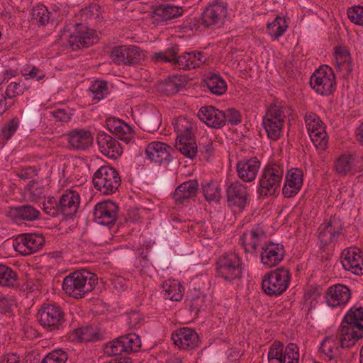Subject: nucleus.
Returning a JSON list of instances; mask_svg holds the SVG:
<instances>
[{"instance_id":"nucleus-1","label":"nucleus","mask_w":363,"mask_h":363,"mask_svg":"<svg viewBox=\"0 0 363 363\" xmlns=\"http://www.w3.org/2000/svg\"><path fill=\"white\" fill-rule=\"evenodd\" d=\"M179 52V46L174 44L163 52H155L153 58L156 62H170L174 67L184 70L199 67L208 60L207 55L201 51L184 52L178 55Z\"/></svg>"},{"instance_id":"nucleus-2","label":"nucleus","mask_w":363,"mask_h":363,"mask_svg":"<svg viewBox=\"0 0 363 363\" xmlns=\"http://www.w3.org/2000/svg\"><path fill=\"white\" fill-rule=\"evenodd\" d=\"M97 280L95 274L86 269L75 271L65 277L62 289L69 296L77 299L82 298L94 289Z\"/></svg>"},{"instance_id":"nucleus-3","label":"nucleus","mask_w":363,"mask_h":363,"mask_svg":"<svg viewBox=\"0 0 363 363\" xmlns=\"http://www.w3.org/2000/svg\"><path fill=\"white\" fill-rule=\"evenodd\" d=\"M36 318L38 323L48 332L62 330L65 326V311L60 306L55 304H43L37 313Z\"/></svg>"},{"instance_id":"nucleus-4","label":"nucleus","mask_w":363,"mask_h":363,"mask_svg":"<svg viewBox=\"0 0 363 363\" xmlns=\"http://www.w3.org/2000/svg\"><path fill=\"white\" fill-rule=\"evenodd\" d=\"M95 189L105 195L111 194L118 189L121 179L116 169L111 166L99 167L92 177Z\"/></svg>"},{"instance_id":"nucleus-5","label":"nucleus","mask_w":363,"mask_h":363,"mask_svg":"<svg viewBox=\"0 0 363 363\" xmlns=\"http://www.w3.org/2000/svg\"><path fill=\"white\" fill-rule=\"evenodd\" d=\"M284 174V165L277 163L268 164L259 181L257 193L260 196L274 195L280 186Z\"/></svg>"},{"instance_id":"nucleus-6","label":"nucleus","mask_w":363,"mask_h":363,"mask_svg":"<svg viewBox=\"0 0 363 363\" xmlns=\"http://www.w3.org/2000/svg\"><path fill=\"white\" fill-rule=\"evenodd\" d=\"M290 280L289 271L284 267H279L264 275L262 287L268 296H277L288 289Z\"/></svg>"},{"instance_id":"nucleus-7","label":"nucleus","mask_w":363,"mask_h":363,"mask_svg":"<svg viewBox=\"0 0 363 363\" xmlns=\"http://www.w3.org/2000/svg\"><path fill=\"white\" fill-rule=\"evenodd\" d=\"M311 88L318 94L328 96L336 89L335 76L333 70L328 65L316 69L310 79Z\"/></svg>"},{"instance_id":"nucleus-8","label":"nucleus","mask_w":363,"mask_h":363,"mask_svg":"<svg viewBox=\"0 0 363 363\" xmlns=\"http://www.w3.org/2000/svg\"><path fill=\"white\" fill-rule=\"evenodd\" d=\"M216 265L217 276L226 281H232L242 277L241 260L235 253L221 255L217 259Z\"/></svg>"},{"instance_id":"nucleus-9","label":"nucleus","mask_w":363,"mask_h":363,"mask_svg":"<svg viewBox=\"0 0 363 363\" xmlns=\"http://www.w3.org/2000/svg\"><path fill=\"white\" fill-rule=\"evenodd\" d=\"M110 58L116 65L130 66L139 64L143 59V54L136 45H119L112 48Z\"/></svg>"},{"instance_id":"nucleus-10","label":"nucleus","mask_w":363,"mask_h":363,"mask_svg":"<svg viewBox=\"0 0 363 363\" xmlns=\"http://www.w3.org/2000/svg\"><path fill=\"white\" fill-rule=\"evenodd\" d=\"M305 122L313 145L317 149L325 150L328 147V137L320 117L314 113H309L305 116Z\"/></svg>"},{"instance_id":"nucleus-11","label":"nucleus","mask_w":363,"mask_h":363,"mask_svg":"<svg viewBox=\"0 0 363 363\" xmlns=\"http://www.w3.org/2000/svg\"><path fill=\"white\" fill-rule=\"evenodd\" d=\"M347 332L340 331L339 335H330L322 341L320 350L329 359L337 358L340 354V348L351 347L356 341L352 339Z\"/></svg>"},{"instance_id":"nucleus-12","label":"nucleus","mask_w":363,"mask_h":363,"mask_svg":"<svg viewBox=\"0 0 363 363\" xmlns=\"http://www.w3.org/2000/svg\"><path fill=\"white\" fill-rule=\"evenodd\" d=\"M97 40L98 37L94 30L89 28L85 23H77L74 31L69 35L65 46L72 50H77L82 48L89 47Z\"/></svg>"},{"instance_id":"nucleus-13","label":"nucleus","mask_w":363,"mask_h":363,"mask_svg":"<svg viewBox=\"0 0 363 363\" xmlns=\"http://www.w3.org/2000/svg\"><path fill=\"white\" fill-rule=\"evenodd\" d=\"M341 331L347 332L356 342L363 337L362 307H352L350 309L342 322Z\"/></svg>"},{"instance_id":"nucleus-14","label":"nucleus","mask_w":363,"mask_h":363,"mask_svg":"<svg viewBox=\"0 0 363 363\" xmlns=\"http://www.w3.org/2000/svg\"><path fill=\"white\" fill-rule=\"evenodd\" d=\"M118 209L117 203L111 200L99 202L93 211V220L99 225H113L118 219Z\"/></svg>"},{"instance_id":"nucleus-15","label":"nucleus","mask_w":363,"mask_h":363,"mask_svg":"<svg viewBox=\"0 0 363 363\" xmlns=\"http://www.w3.org/2000/svg\"><path fill=\"white\" fill-rule=\"evenodd\" d=\"M45 243L41 235L24 233L19 235L13 242V247L18 252L23 255H31L39 250Z\"/></svg>"},{"instance_id":"nucleus-16","label":"nucleus","mask_w":363,"mask_h":363,"mask_svg":"<svg viewBox=\"0 0 363 363\" xmlns=\"http://www.w3.org/2000/svg\"><path fill=\"white\" fill-rule=\"evenodd\" d=\"M172 340L179 348L185 350L195 349L201 342L196 331L188 327H182L173 331Z\"/></svg>"},{"instance_id":"nucleus-17","label":"nucleus","mask_w":363,"mask_h":363,"mask_svg":"<svg viewBox=\"0 0 363 363\" xmlns=\"http://www.w3.org/2000/svg\"><path fill=\"white\" fill-rule=\"evenodd\" d=\"M341 263L345 270L355 275L363 274V252L358 247H348L341 253Z\"/></svg>"},{"instance_id":"nucleus-18","label":"nucleus","mask_w":363,"mask_h":363,"mask_svg":"<svg viewBox=\"0 0 363 363\" xmlns=\"http://www.w3.org/2000/svg\"><path fill=\"white\" fill-rule=\"evenodd\" d=\"M172 148L166 143L154 141L149 143L145 148L147 160L155 164H169L172 160L171 151Z\"/></svg>"},{"instance_id":"nucleus-19","label":"nucleus","mask_w":363,"mask_h":363,"mask_svg":"<svg viewBox=\"0 0 363 363\" xmlns=\"http://www.w3.org/2000/svg\"><path fill=\"white\" fill-rule=\"evenodd\" d=\"M285 252L283 245L269 242L262 247L260 262L267 268L274 267L284 259Z\"/></svg>"},{"instance_id":"nucleus-20","label":"nucleus","mask_w":363,"mask_h":363,"mask_svg":"<svg viewBox=\"0 0 363 363\" xmlns=\"http://www.w3.org/2000/svg\"><path fill=\"white\" fill-rule=\"evenodd\" d=\"M324 297L328 306L333 308H342L350 301L351 291L347 286L338 284L330 286Z\"/></svg>"},{"instance_id":"nucleus-21","label":"nucleus","mask_w":363,"mask_h":363,"mask_svg":"<svg viewBox=\"0 0 363 363\" xmlns=\"http://www.w3.org/2000/svg\"><path fill=\"white\" fill-rule=\"evenodd\" d=\"M58 202L60 214L65 218H72L78 211L80 196L77 191L67 189L61 195Z\"/></svg>"},{"instance_id":"nucleus-22","label":"nucleus","mask_w":363,"mask_h":363,"mask_svg":"<svg viewBox=\"0 0 363 363\" xmlns=\"http://www.w3.org/2000/svg\"><path fill=\"white\" fill-rule=\"evenodd\" d=\"M303 182V171L298 168H292L286 174L282 194L288 199L296 196L301 189Z\"/></svg>"},{"instance_id":"nucleus-23","label":"nucleus","mask_w":363,"mask_h":363,"mask_svg":"<svg viewBox=\"0 0 363 363\" xmlns=\"http://www.w3.org/2000/svg\"><path fill=\"white\" fill-rule=\"evenodd\" d=\"M199 186L196 179L186 181L176 188L172 199L177 205H187L191 199L197 196Z\"/></svg>"},{"instance_id":"nucleus-24","label":"nucleus","mask_w":363,"mask_h":363,"mask_svg":"<svg viewBox=\"0 0 363 363\" xmlns=\"http://www.w3.org/2000/svg\"><path fill=\"white\" fill-rule=\"evenodd\" d=\"M227 201L229 206H236L243 209L247 203V186L236 181L226 188Z\"/></svg>"},{"instance_id":"nucleus-25","label":"nucleus","mask_w":363,"mask_h":363,"mask_svg":"<svg viewBox=\"0 0 363 363\" xmlns=\"http://www.w3.org/2000/svg\"><path fill=\"white\" fill-rule=\"evenodd\" d=\"M184 9L181 6L172 4H162L156 6L152 12V22L163 25L169 21L177 18L182 15Z\"/></svg>"},{"instance_id":"nucleus-26","label":"nucleus","mask_w":363,"mask_h":363,"mask_svg":"<svg viewBox=\"0 0 363 363\" xmlns=\"http://www.w3.org/2000/svg\"><path fill=\"white\" fill-rule=\"evenodd\" d=\"M227 15V6L223 2L210 4L203 12L202 21L206 26H218L223 23Z\"/></svg>"},{"instance_id":"nucleus-27","label":"nucleus","mask_w":363,"mask_h":363,"mask_svg":"<svg viewBox=\"0 0 363 363\" xmlns=\"http://www.w3.org/2000/svg\"><path fill=\"white\" fill-rule=\"evenodd\" d=\"M198 116L201 121L213 128H220L226 123L224 111L212 106L201 107Z\"/></svg>"},{"instance_id":"nucleus-28","label":"nucleus","mask_w":363,"mask_h":363,"mask_svg":"<svg viewBox=\"0 0 363 363\" xmlns=\"http://www.w3.org/2000/svg\"><path fill=\"white\" fill-rule=\"evenodd\" d=\"M66 137L70 149L75 150H85L94 141L91 133L85 129L72 130L66 135Z\"/></svg>"},{"instance_id":"nucleus-29","label":"nucleus","mask_w":363,"mask_h":363,"mask_svg":"<svg viewBox=\"0 0 363 363\" xmlns=\"http://www.w3.org/2000/svg\"><path fill=\"white\" fill-rule=\"evenodd\" d=\"M96 142L101 152L109 158H117L123 153L119 143L105 132H99Z\"/></svg>"},{"instance_id":"nucleus-30","label":"nucleus","mask_w":363,"mask_h":363,"mask_svg":"<svg viewBox=\"0 0 363 363\" xmlns=\"http://www.w3.org/2000/svg\"><path fill=\"white\" fill-rule=\"evenodd\" d=\"M318 238L324 245H328L340 236L342 231V221L335 217L331 218L318 228Z\"/></svg>"},{"instance_id":"nucleus-31","label":"nucleus","mask_w":363,"mask_h":363,"mask_svg":"<svg viewBox=\"0 0 363 363\" xmlns=\"http://www.w3.org/2000/svg\"><path fill=\"white\" fill-rule=\"evenodd\" d=\"M40 211L30 204L11 208L7 213V216L16 223L21 220L34 221L40 218Z\"/></svg>"},{"instance_id":"nucleus-32","label":"nucleus","mask_w":363,"mask_h":363,"mask_svg":"<svg viewBox=\"0 0 363 363\" xmlns=\"http://www.w3.org/2000/svg\"><path fill=\"white\" fill-rule=\"evenodd\" d=\"M32 19L40 26H46L54 21L57 17V11L49 10L45 5L38 4L33 6L31 11Z\"/></svg>"},{"instance_id":"nucleus-33","label":"nucleus","mask_w":363,"mask_h":363,"mask_svg":"<svg viewBox=\"0 0 363 363\" xmlns=\"http://www.w3.org/2000/svg\"><path fill=\"white\" fill-rule=\"evenodd\" d=\"M172 124L174 131L177 133V138L183 136H194L196 125L193 119L180 116L174 120Z\"/></svg>"},{"instance_id":"nucleus-34","label":"nucleus","mask_w":363,"mask_h":363,"mask_svg":"<svg viewBox=\"0 0 363 363\" xmlns=\"http://www.w3.org/2000/svg\"><path fill=\"white\" fill-rule=\"evenodd\" d=\"M292 113V109L282 102L275 103L269 106L263 119H269L272 121L278 120L284 125V120Z\"/></svg>"},{"instance_id":"nucleus-35","label":"nucleus","mask_w":363,"mask_h":363,"mask_svg":"<svg viewBox=\"0 0 363 363\" xmlns=\"http://www.w3.org/2000/svg\"><path fill=\"white\" fill-rule=\"evenodd\" d=\"M161 123L160 113L158 110L153 108L144 113L141 118L140 125L145 131L154 133L160 128Z\"/></svg>"},{"instance_id":"nucleus-36","label":"nucleus","mask_w":363,"mask_h":363,"mask_svg":"<svg viewBox=\"0 0 363 363\" xmlns=\"http://www.w3.org/2000/svg\"><path fill=\"white\" fill-rule=\"evenodd\" d=\"M357 160V154L346 152L342 154L335 160L334 169L336 173L340 175H346L349 172H353L354 168V161Z\"/></svg>"},{"instance_id":"nucleus-37","label":"nucleus","mask_w":363,"mask_h":363,"mask_svg":"<svg viewBox=\"0 0 363 363\" xmlns=\"http://www.w3.org/2000/svg\"><path fill=\"white\" fill-rule=\"evenodd\" d=\"M108 127L120 140L128 143L133 138V128L121 120L109 121Z\"/></svg>"},{"instance_id":"nucleus-38","label":"nucleus","mask_w":363,"mask_h":363,"mask_svg":"<svg viewBox=\"0 0 363 363\" xmlns=\"http://www.w3.org/2000/svg\"><path fill=\"white\" fill-rule=\"evenodd\" d=\"M175 147L182 155L190 159H193L198 152L194 136H183L177 138Z\"/></svg>"},{"instance_id":"nucleus-39","label":"nucleus","mask_w":363,"mask_h":363,"mask_svg":"<svg viewBox=\"0 0 363 363\" xmlns=\"http://www.w3.org/2000/svg\"><path fill=\"white\" fill-rule=\"evenodd\" d=\"M205 199L208 202L219 203L221 199L220 184L216 180L205 181L201 184Z\"/></svg>"},{"instance_id":"nucleus-40","label":"nucleus","mask_w":363,"mask_h":363,"mask_svg":"<svg viewBox=\"0 0 363 363\" xmlns=\"http://www.w3.org/2000/svg\"><path fill=\"white\" fill-rule=\"evenodd\" d=\"M164 297L173 301H179L183 297L184 287L175 279H169L162 284Z\"/></svg>"},{"instance_id":"nucleus-41","label":"nucleus","mask_w":363,"mask_h":363,"mask_svg":"<svg viewBox=\"0 0 363 363\" xmlns=\"http://www.w3.org/2000/svg\"><path fill=\"white\" fill-rule=\"evenodd\" d=\"M288 28L286 20L283 16H277L272 22L267 23V31L272 40L282 36Z\"/></svg>"},{"instance_id":"nucleus-42","label":"nucleus","mask_w":363,"mask_h":363,"mask_svg":"<svg viewBox=\"0 0 363 363\" xmlns=\"http://www.w3.org/2000/svg\"><path fill=\"white\" fill-rule=\"evenodd\" d=\"M72 340L78 342H95L101 339V335L93 327L78 328L72 333Z\"/></svg>"},{"instance_id":"nucleus-43","label":"nucleus","mask_w":363,"mask_h":363,"mask_svg":"<svg viewBox=\"0 0 363 363\" xmlns=\"http://www.w3.org/2000/svg\"><path fill=\"white\" fill-rule=\"evenodd\" d=\"M89 91L94 103H97L109 94L108 82L104 80H96L89 87Z\"/></svg>"},{"instance_id":"nucleus-44","label":"nucleus","mask_w":363,"mask_h":363,"mask_svg":"<svg viewBox=\"0 0 363 363\" xmlns=\"http://www.w3.org/2000/svg\"><path fill=\"white\" fill-rule=\"evenodd\" d=\"M18 285L17 273L11 267L0 264V286L14 288Z\"/></svg>"},{"instance_id":"nucleus-45","label":"nucleus","mask_w":363,"mask_h":363,"mask_svg":"<svg viewBox=\"0 0 363 363\" xmlns=\"http://www.w3.org/2000/svg\"><path fill=\"white\" fill-rule=\"evenodd\" d=\"M205 83L211 93L220 96L223 94L227 90L226 82L218 74H211L208 77Z\"/></svg>"},{"instance_id":"nucleus-46","label":"nucleus","mask_w":363,"mask_h":363,"mask_svg":"<svg viewBox=\"0 0 363 363\" xmlns=\"http://www.w3.org/2000/svg\"><path fill=\"white\" fill-rule=\"evenodd\" d=\"M267 357L269 363H285L283 343L274 341L269 347Z\"/></svg>"},{"instance_id":"nucleus-47","label":"nucleus","mask_w":363,"mask_h":363,"mask_svg":"<svg viewBox=\"0 0 363 363\" xmlns=\"http://www.w3.org/2000/svg\"><path fill=\"white\" fill-rule=\"evenodd\" d=\"M262 123L269 138L276 140L280 138L284 125L279 120L272 121L269 119H263Z\"/></svg>"},{"instance_id":"nucleus-48","label":"nucleus","mask_w":363,"mask_h":363,"mask_svg":"<svg viewBox=\"0 0 363 363\" xmlns=\"http://www.w3.org/2000/svg\"><path fill=\"white\" fill-rule=\"evenodd\" d=\"M121 340L125 347V352H136L141 347L140 338L135 333H129L121 336Z\"/></svg>"},{"instance_id":"nucleus-49","label":"nucleus","mask_w":363,"mask_h":363,"mask_svg":"<svg viewBox=\"0 0 363 363\" xmlns=\"http://www.w3.org/2000/svg\"><path fill=\"white\" fill-rule=\"evenodd\" d=\"M26 194L30 201H37L45 196V190L38 182L30 181L26 187Z\"/></svg>"},{"instance_id":"nucleus-50","label":"nucleus","mask_w":363,"mask_h":363,"mask_svg":"<svg viewBox=\"0 0 363 363\" xmlns=\"http://www.w3.org/2000/svg\"><path fill=\"white\" fill-rule=\"evenodd\" d=\"M21 72L27 80L35 79L36 81H41L46 77L45 72L35 66L26 65L21 69Z\"/></svg>"},{"instance_id":"nucleus-51","label":"nucleus","mask_w":363,"mask_h":363,"mask_svg":"<svg viewBox=\"0 0 363 363\" xmlns=\"http://www.w3.org/2000/svg\"><path fill=\"white\" fill-rule=\"evenodd\" d=\"M20 124V121L15 117L9 120L1 128L0 138L3 140H10L16 132Z\"/></svg>"},{"instance_id":"nucleus-52","label":"nucleus","mask_w":363,"mask_h":363,"mask_svg":"<svg viewBox=\"0 0 363 363\" xmlns=\"http://www.w3.org/2000/svg\"><path fill=\"white\" fill-rule=\"evenodd\" d=\"M68 359L67 353L62 349H55L49 352L41 363H65Z\"/></svg>"},{"instance_id":"nucleus-53","label":"nucleus","mask_w":363,"mask_h":363,"mask_svg":"<svg viewBox=\"0 0 363 363\" xmlns=\"http://www.w3.org/2000/svg\"><path fill=\"white\" fill-rule=\"evenodd\" d=\"M104 352L108 356L121 355L125 352V347L122 343L121 336L106 344Z\"/></svg>"},{"instance_id":"nucleus-54","label":"nucleus","mask_w":363,"mask_h":363,"mask_svg":"<svg viewBox=\"0 0 363 363\" xmlns=\"http://www.w3.org/2000/svg\"><path fill=\"white\" fill-rule=\"evenodd\" d=\"M335 58L339 68L340 66H346L349 68L351 62V57L348 50L344 47H337L335 50Z\"/></svg>"},{"instance_id":"nucleus-55","label":"nucleus","mask_w":363,"mask_h":363,"mask_svg":"<svg viewBox=\"0 0 363 363\" xmlns=\"http://www.w3.org/2000/svg\"><path fill=\"white\" fill-rule=\"evenodd\" d=\"M347 17L352 23L363 26V6H354L350 7L347 9Z\"/></svg>"},{"instance_id":"nucleus-56","label":"nucleus","mask_w":363,"mask_h":363,"mask_svg":"<svg viewBox=\"0 0 363 363\" xmlns=\"http://www.w3.org/2000/svg\"><path fill=\"white\" fill-rule=\"evenodd\" d=\"M43 211L48 216L57 217L60 213L59 202L54 197H49L43 203Z\"/></svg>"},{"instance_id":"nucleus-57","label":"nucleus","mask_w":363,"mask_h":363,"mask_svg":"<svg viewBox=\"0 0 363 363\" xmlns=\"http://www.w3.org/2000/svg\"><path fill=\"white\" fill-rule=\"evenodd\" d=\"M238 177L245 182H250V160L239 161L237 164Z\"/></svg>"},{"instance_id":"nucleus-58","label":"nucleus","mask_w":363,"mask_h":363,"mask_svg":"<svg viewBox=\"0 0 363 363\" xmlns=\"http://www.w3.org/2000/svg\"><path fill=\"white\" fill-rule=\"evenodd\" d=\"M101 13V8L96 4H91L80 11L81 17L85 21L88 19L96 18Z\"/></svg>"},{"instance_id":"nucleus-59","label":"nucleus","mask_w":363,"mask_h":363,"mask_svg":"<svg viewBox=\"0 0 363 363\" xmlns=\"http://www.w3.org/2000/svg\"><path fill=\"white\" fill-rule=\"evenodd\" d=\"M266 238V233L262 229V227L258 226L251 230V239L255 240L253 242H251V247L256 250L261 245L262 242L264 241Z\"/></svg>"},{"instance_id":"nucleus-60","label":"nucleus","mask_w":363,"mask_h":363,"mask_svg":"<svg viewBox=\"0 0 363 363\" xmlns=\"http://www.w3.org/2000/svg\"><path fill=\"white\" fill-rule=\"evenodd\" d=\"M226 118V123L231 125H238L241 122V115L238 111L235 108H228L224 111Z\"/></svg>"},{"instance_id":"nucleus-61","label":"nucleus","mask_w":363,"mask_h":363,"mask_svg":"<svg viewBox=\"0 0 363 363\" xmlns=\"http://www.w3.org/2000/svg\"><path fill=\"white\" fill-rule=\"evenodd\" d=\"M56 121L67 123L72 116L69 108H57L50 112Z\"/></svg>"},{"instance_id":"nucleus-62","label":"nucleus","mask_w":363,"mask_h":363,"mask_svg":"<svg viewBox=\"0 0 363 363\" xmlns=\"http://www.w3.org/2000/svg\"><path fill=\"white\" fill-rule=\"evenodd\" d=\"M167 89L172 94L178 92L183 86L184 83L178 76H172L167 81Z\"/></svg>"},{"instance_id":"nucleus-63","label":"nucleus","mask_w":363,"mask_h":363,"mask_svg":"<svg viewBox=\"0 0 363 363\" xmlns=\"http://www.w3.org/2000/svg\"><path fill=\"white\" fill-rule=\"evenodd\" d=\"M23 93V91L20 83L11 82L6 89L5 95L8 99H13Z\"/></svg>"},{"instance_id":"nucleus-64","label":"nucleus","mask_w":363,"mask_h":363,"mask_svg":"<svg viewBox=\"0 0 363 363\" xmlns=\"http://www.w3.org/2000/svg\"><path fill=\"white\" fill-rule=\"evenodd\" d=\"M37 174L38 170L35 167L28 166L23 167L18 174V176L21 179H28L33 178Z\"/></svg>"}]
</instances>
